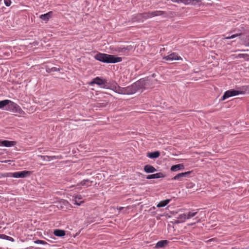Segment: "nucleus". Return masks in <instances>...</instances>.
Masks as SVG:
<instances>
[{"mask_svg": "<svg viewBox=\"0 0 249 249\" xmlns=\"http://www.w3.org/2000/svg\"><path fill=\"white\" fill-rule=\"evenodd\" d=\"M163 59L167 61L182 60V58L178 56V54L175 53H173L167 56L163 57Z\"/></svg>", "mask_w": 249, "mask_h": 249, "instance_id": "9", "label": "nucleus"}, {"mask_svg": "<svg viewBox=\"0 0 249 249\" xmlns=\"http://www.w3.org/2000/svg\"><path fill=\"white\" fill-rule=\"evenodd\" d=\"M173 2L180 3V0H171Z\"/></svg>", "mask_w": 249, "mask_h": 249, "instance_id": "34", "label": "nucleus"}, {"mask_svg": "<svg viewBox=\"0 0 249 249\" xmlns=\"http://www.w3.org/2000/svg\"><path fill=\"white\" fill-rule=\"evenodd\" d=\"M123 209H124V208H123V207H120V208H119V211H121V210H123Z\"/></svg>", "mask_w": 249, "mask_h": 249, "instance_id": "35", "label": "nucleus"}, {"mask_svg": "<svg viewBox=\"0 0 249 249\" xmlns=\"http://www.w3.org/2000/svg\"><path fill=\"white\" fill-rule=\"evenodd\" d=\"M94 84L98 85L100 87L103 89H112L109 83L107 82V80L106 79L102 78L100 77H96L92 79V80L89 83V85L91 86Z\"/></svg>", "mask_w": 249, "mask_h": 249, "instance_id": "3", "label": "nucleus"}, {"mask_svg": "<svg viewBox=\"0 0 249 249\" xmlns=\"http://www.w3.org/2000/svg\"><path fill=\"white\" fill-rule=\"evenodd\" d=\"M134 50V47L131 45H121L115 48L114 51L124 55H128L130 52Z\"/></svg>", "mask_w": 249, "mask_h": 249, "instance_id": "5", "label": "nucleus"}, {"mask_svg": "<svg viewBox=\"0 0 249 249\" xmlns=\"http://www.w3.org/2000/svg\"><path fill=\"white\" fill-rule=\"evenodd\" d=\"M190 174V172H186L184 173H181L178 174L176 176H175L173 178V179L174 180H179L182 178H184L186 177L187 175H188Z\"/></svg>", "mask_w": 249, "mask_h": 249, "instance_id": "16", "label": "nucleus"}, {"mask_svg": "<svg viewBox=\"0 0 249 249\" xmlns=\"http://www.w3.org/2000/svg\"><path fill=\"white\" fill-rule=\"evenodd\" d=\"M197 213V212H194V211L189 212L187 213H185L186 215V217L187 219H189L191 218L192 217L195 216Z\"/></svg>", "mask_w": 249, "mask_h": 249, "instance_id": "22", "label": "nucleus"}, {"mask_svg": "<svg viewBox=\"0 0 249 249\" xmlns=\"http://www.w3.org/2000/svg\"><path fill=\"white\" fill-rule=\"evenodd\" d=\"M38 157L41 158L43 160H47V161H51L54 160L56 159H62V156H42V155H39Z\"/></svg>", "mask_w": 249, "mask_h": 249, "instance_id": "10", "label": "nucleus"}, {"mask_svg": "<svg viewBox=\"0 0 249 249\" xmlns=\"http://www.w3.org/2000/svg\"><path fill=\"white\" fill-rule=\"evenodd\" d=\"M147 80L140 79L131 86L125 88H122L118 86L114 85L112 89L116 92L121 94H132L136 93L141 89H145Z\"/></svg>", "mask_w": 249, "mask_h": 249, "instance_id": "1", "label": "nucleus"}, {"mask_svg": "<svg viewBox=\"0 0 249 249\" xmlns=\"http://www.w3.org/2000/svg\"><path fill=\"white\" fill-rule=\"evenodd\" d=\"M164 177L163 173L161 172L157 173L156 174L149 175L146 177V178L148 179H150L152 178H163Z\"/></svg>", "mask_w": 249, "mask_h": 249, "instance_id": "12", "label": "nucleus"}, {"mask_svg": "<svg viewBox=\"0 0 249 249\" xmlns=\"http://www.w3.org/2000/svg\"><path fill=\"white\" fill-rule=\"evenodd\" d=\"M35 243L36 244H40L42 245H49L46 242L43 240H37L35 241Z\"/></svg>", "mask_w": 249, "mask_h": 249, "instance_id": "28", "label": "nucleus"}, {"mask_svg": "<svg viewBox=\"0 0 249 249\" xmlns=\"http://www.w3.org/2000/svg\"><path fill=\"white\" fill-rule=\"evenodd\" d=\"M245 92L240 90L231 89L226 91L222 96V100H224L230 97L234 96L239 94H243Z\"/></svg>", "mask_w": 249, "mask_h": 249, "instance_id": "7", "label": "nucleus"}, {"mask_svg": "<svg viewBox=\"0 0 249 249\" xmlns=\"http://www.w3.org/2000/svg\"><path fill=\"white\" fill-rule=\"evenodd\" d=\"M194 1H196V2H200L201 0H180V3H183L185 5H189V4H194L193 2Z\"/></svg>", "mask_w": 249, "mask_h": 249, "instance_id": "21", "label": "nucleus"}, {"mask_svg": "<svg viewBox=\"0 0 249 249\" xmlns=\"http://www.w3.org/2000/svg\"><path fill=\"white\" fill-rule=\"evenodd\" d=\"M160 155V153L157 151L154 152H148L147 153V157L150 159H156L158 158Z\"/></svg>", "mask_w": 249, "mask_h": 249, "instance_id": "15", "label": "nucleus"}, {"mask_svg": "<svg viewBox=\"0 0 249 249\" xmlns=\"http://www.w3.org/2000/svg\"><path fill=\"white\" fill-rule=\"evenodd\" d=\"M182 237L181 238V239L182 240L183 238H182L183 237V236H181Z\"/></svg>", "mask_w": 249, "mask_h": 249, "instance_id": "38", "label": "nucleus"}, {"mask_svg": "<svg viewBox=\"0 0 249 249\" xmlns=\"http://www.w3.org/2000/svg\"><path fill=\"white\" fill-rule=\"evenodd\" d=\"M242 35L241 33H239V34H234V35H233L230 36H227V37H225V39H232V38H233L234 37H237L238 36H240Z\"/></svg>", "mask_w": 249, "mask_h": 249, "instance_id": "27", "label": "nucleus"}, {"mask_svg": "<svg viewBox=\"0 0 249 249\" xmlns=\"http://www.w3.org/2000/svg\"><path fill=\"white\" fill-rule=\"evenodd\" d=\"M95 59L102 62L107 63H115L121 62L122 58L121 57H116L113 55L99 53L95 56Z\"/></svg>", "mask_w": 249, "mask_h": 249, "instance_id": "2", "label": "nucleus"}, {"mask_svg": "<svg viewBox=\"0 0 249 249\" xmlns=\"http://www.w3.org/2000/svg\"><path fill=\"white\" fill-rule=\"evenodd\" d=\"M165 13V12L162 11H155L140 14L138 16L140 18H142L144 19H147L156 16H161Z\"/></svg>", "mask_w": 249, "mask_h": 249, "instance_id": "6", "label": "nucleus"}, {"mask_svg": "<svg viewBox=\"0 0 249 249\" xmlns=\"http://www.w3.org/2000/svg\"><path fill=\"white\" fill-rule=\"evenodd\" d=\"M170 201V199H166L160 201L157 205L158 208L163 207L166 206Z\"/></svg>", "mask_w": 249, "mask_h": 249, "instance_id": "20", "label": "nucleus"}, {"mask_svg": "<svg viewBox=\"0 0 249 249\" xmlns=\"http://www.w3.org/2000/svg\"><path fill=\"white\" fill-rule=\"evenodd\" d=\"M51 71H59V69L56 68V67H53L51 68Z\"/></svg>", "mask_w": 249, "mask_h": 249, "instance_id": "31", "label": "nucleus"}, {"mask_svg": "<svg viewBox=\"0 0 249 249\" xmlns=\"http://www.w3.org/2000/svg\"><path fill=\"white\" fill-rule=\"evenodd\" d=\"M168 243V241L166 240H160L156 244V247L157 248H162L167 245Z\"/></svg>", "mask_w": 249, "mask_h": 249, "instance_id": "18", "label": "nucleus"}, {"mask_svg": "<svg viewBox=\"0 0 249 249\" xmlns=\"http://www.w3.org/2000/svg\"><path fill=\"white\" fill-rule=\"evenodd\" d=\"M236 58H243L245 60H249V55L246 53L243 54L241 53L238 54V55L236 56Z\"/></svg>", "mask_w": 249, "mask_h": 249, "instance_id": "25", "label": "nucleus"}, {"mask_svg": "<svg viewBox=\"0 0 249 249\" xmlns=\"http://www.w3.org/2000/svg\"><path fill=\"white\" fill-rule=\"evenodd\" d=\"M54 234L56 236L62 237L66 234L65 231L63 230L56 229L54 231Z\"/></svg>", "mask_w": 249, "mask_h": 249, "instance_id": "17", "label": "nucleus"}, {"mask_svg": "<svg viewBox=\"0 0 249 249\" xmlns=\"http://www.w3.org/2000/svg\"><path fill=\"white\" fill-rule=\"evenodd\" d=\"M6 6H9L11 4V0H4Z\"/></svg>", "mask_w": 249, "mask_h": 249, "instance_id": "29", "label": "nucleus"}, {"mask_svg": "<svg viewBox=\"0 0 249 249\" xmlns=\"http://www.w3.org/2000/svg\"><path fill=\"white\" fill-rule=\"evenodd\" d=\"M183 168L184 166L182 164H178L172 166L171 168V170L175 172Z\"/></svg>", "mask_w": 249, "mask_h": 249, "instance_id": "19", "label": "nucleus"}, {"mask_svg": "<svg viewBox=\"0 0 249 249\" xmlns=\"http://www.w3.org/2000/svg\"><path fill=\"white\" fill-rule=\"evenodd\" d=\"M52 15L53 12L50 11L46 14L41 15L39 18L43 20L47 21L52 17Z\"/></svg>", "mask_w": 249, "mask_h": 249, "instance_id": "14", "label": "nucleus"}, {"mask_svg": "<svg viewBox=\"0 0 249 249\" xmlns=\"http://www.w3.org/2000/svg\"><path fill=\"white\" fill-rule=\"evenodd\" d=\"M9 103L8 100H4L0 101V109L2 108L3 107H6V105Z\"/></svg>", "mask_w": 249, "mask_h": 249, "instance_id": "26", "label": "nucleus"}, {"mask_svg": "<svg viewBox=\"0 0 249 249\" xmlns=\"http://www.w3.org/2000/svg\"><path fill=\"white\" fill-rule=\"evenodd\" d=\"M185 213H181L178 215L177 218L178 219L180 222H184L187 219L186 217Z\"/></svg>", "mask_w": 249, "mask_h": 249, "instance_id": "24", "label": "nucleus"}, {"mask_svg": "<svg viewBox=\"0 0 249 249\" xmlns=\"http://www.w3.org/2000/svg\"><path fill=\"white\" fill-rule=\"evenodd\" d=\"M30 172L27 171H22L20 172H16L14 173H10V177L15 178H23L27 176L30 175Z\"/></svg>", "mask_w": 249, "mask_h": 249, "instance_id": "8", "label": "nucleus"}, {"mask_svg": "<svg viewBox=\"0 0 249 249\" xmlns=\"http://www.w3.org/2000/svg\"><path fill=\"white\" fill-rule=\"evenodd\" d=\"M0 249H2L0 248Z\"/></svg>", "mask_w": 249, "mask_h": 249, "instance_id": "39", "label": "nucleus"}, {"mask_svg": "<svg viewBox=\"0 0 249 249\" xmlns=\"http://www.w3.org/2000/svg\"><path fill=\"white\" fill-rule=\"evenodd\" d=\"M16 142L15 141H10L7 140L2 141L1 146L10 147L15 145Z\"/></svg>", "mask_w": 249, "mask_h": 249, "instance_id": "13", "label": "nucleus"}, {"mask_svg": "<svg viewBox=\"0 0 249 249\" xmlns=\"http://www.w3.org/2000/svg\"><path fill=\"white\" fill-rule=\"evenodd\" d=\"M83 202H84V201H80V202H78V201H77L76 200H75V204L77 205H79V206H80L81 205V204Z\"/></svg>", "mask_w": 249, "mask_h": 249, "instance_id": "33", "label": "nucleus"}, {"mask_svg": "<svg viewBox=\"0 0 249 249\" xmlns=\"http://www.w3.org/2000/svg\"><path fill=\"white\" fill-rule=\"evenodd\" d=\"M8 101L9 103L6 105V110L17 113L20 115L24 113V112L18 105L11 100H8Z\"/></svg>", "mask_w": 249, "mask_h": 249, "instance_id": "4", "label": "nucleus"}, {"mask_svg": "<svg viewBox=\"0 0 249 249\" xmlns=\"http://www.w3.org/2000/svg\"><path fill=\"white\" fill-rule=\"evenodd\" d=\"M82 198V197L81 196H80V195H77L75 197V200H76L77 201L80 200Z\"/></svg>", "mask_w": 249, "mask_h": 249, "instance_id": "30", "label": "nucleus"}, {"mask_svg": "<svg viewBox=\"0 0 249 249\" xmlns=\"http://www.w3.org/2000/svg\"><path fill=\"white\" fill-rule=\"evenodd\" d=\"M143 170L147 173H154L157 171L154 167L151 165H146L144 166Z\"/></svg>", "mask_w": 249, "mask_h": 249, "instance_id": "11", "label": "nucleus"}, {"mask_svg": "<svg viewBox=\"0 0 249 249\" xmlns=\"http://www.w3.org/2000/svg\"><path fill=\"white\" fill-rule=\"evenodd\" d=\"M86 182H89V180H84L81 182V184L83 186L85 185L86 184Z\"/></svg>", "mask_w": 249, "mask_h": 249, "instance_id": "32", "label": "nucleus"}, {"mask_svg": "<svg viewBox=\"0 0 249 249\" xmlns=\"http://www.w3.org/2000/svg\"><path fill=\"white\" fill-rule=\"evenodd\" d=\"M0 238L2 239L7 240H9L11 242L15 241V240L13 238H12L10 236H7L6 235L3 234H0Z\"/></svg>", "mask_w": 249, "mask_h": 249, "instance_id": "23", "label": "nucleus"}, {"mask_svg": "<svg viewBox=\"0 0 249 249\" xmlns=\"http://www.w3.org/2000/svg\"><path fill=\"white\" fill-rule=\"evenodd\" d=\"M246 46H249V42L246 45Z\"/></svg>", "mask_w": 249, "mask_h": 249, "instance_id": "36", "label": "nucleus"}, {"mask_svg": "<svg viewBox=\"0 0 249 249\" xmlns=\"http://www.w3.org/2000/svg\"><path fill=\"white\" fill-rule=\"evenodd\" d=\"M2 141L0 140V146H1Z\"/></svg>", "mask_w": 249, "mask_h": 249, "instance_id": "37", "label": "nucleus"}]
</instances>
